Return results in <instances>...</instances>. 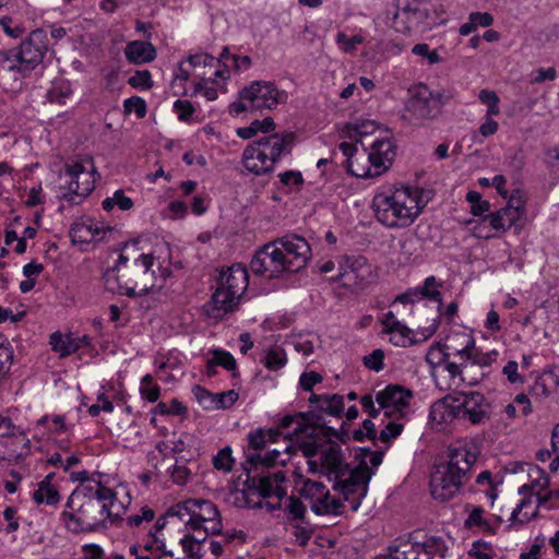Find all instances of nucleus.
I'll return each mask as SVG.
<instances>
[{
  "mask_svg": "<svg viewBox=\"0 0 559 559\" xmlns=\"http://www.w3.org/2000/svg\"><path fill=\"white\" fill-rule=\"evenodd\" d=\"M242 165L248 171L257 176L267 174L274 169L265 153L261 151L255 142L249 144L243 150Z\"/></svg>",
  "mask_w": 559,
  "mask_h": 559,
  "instance_id": "obj_24",
  "label": "nucleus"
},
{
  "mask_svg": "<svg viewBox=\"0 0 559 559\" xmlns=\"http://www.w3.org/2000/svg\"><path fill=\"white\" fill-rule=\"evenodd\" d=\"M103 500H106V496L86 497L80 491H73L66 504L70 511L62 513L67 528L79 534L106 527V504H103Z\"/></svg>",
  "mask_w": 559,
  "mask_h": 559,
  "instance_id": "obj_6",
  "label": "nucleus"
},
{
  "mask_svg": "<svg viewBox=\"0 0 559 559\" xmlns=\"http://www.w3.org/2000/svg\"><path fill=\"white\" fill-rule=\"evenodd\" d=\"M523 496L522 500L516 504V507L511 512L509 519V527L515 528L519 526H523L528 522L538 518V512L540 510L539 501L534 495L528 493H520Z\"/></svg>",
  "mask_w": 559,
  "mask_h": 559,
  "instance_id": "obj_19",
  "label": "nucleus"
},
{
  "mask_svg": "<svg viewBox=\"0 0 559 559\" xmlns=\"http://www.w3.org/2000/svg\"><path fill=\"white\" fill-rule=\"evenodd\" d=\"M287 99V92L278 90L273 83L254 81L240 92L239 100L230 105V112L239 115L248 110L274 109Z\"/></svg>",
  "mask_w": 559,
  "mask_h": 559,
  "instance_id": "obj_9",
  "label": "nucleus"
},
{
  "mask_svg": "<svg viewBox=\"0 0 559 559\" xmlns=\"http://www.w3.org/2000/svg\"><path fill=\"white\" fill-rule=\"evenodd\" d=\"M206 533L202 536V539H197L195 536L191 534H186L181 539L180 544L182 546L183 551L187 554L188 557L192 559H201L202 555L200 552L201 550V544L206 539Z\"/></svg>",
  "mask_w": 559,
  "mask_h": 559,
  "instance_id": "obj_45",
  "label": "nucleus"
},
{
  "mask_svg": "<svg viewBox=\"0 0 559 559\" xmlns=\"http://www.w3.org/2000/svg\"><path fill=\"white\" fill-rule=\"evenodd\" d=\"M485 510L479 506L472 507V510L464 522L466 528L478 527L483 532L495 533L491 524L484 519Z\"/></svg>",
  "mask_w": 559,
  "mask_h": 559,
  "instance_id": "obj_41",
  "label": "nucleus"
},
{
  "mask_svg": "<svg viewBox=\"0 0 559 559\" xmlns=\"http://www.w3.org/2000/svg\"><path fill=\"white\" fill-rule=\"evenodd\" d=\"M103 496H106V500H103V504H106L105 515L106 522L115 523L121 519L122 514L126 513L127 504L130 503V497L126 496V501L119 500L117 493L111 489L103 490Z\"/></svg>",
  "mask_w": 559,
  "mask_h": 559,
  "instance_id": "obj_30",
  "label": "nucleus"
},
{
  "mask_svg": "<svg viewBox=\"0 0 559 559\" xmlns=\"http://www.w3.org/2000/svg\"><path fill=\"white\" fill-rule=\"evenodd\" d=\"M188 61L192 67L203 66L204 68H215L214 72L212 73L215 78H221L224 81L229 78V70L226 63L219 64V60H216V58L211 55H191L189 56Z\"/></svg>",
  "mask_w": 559,
  "mask_h": 559,
  "instance_id": "obj_32",
  "label": "nucleus"
},
{
  "mask_svg": "<svg viewBox=\"0 0 559 559\" xmlns=\"http://www.w3.org/2000/svg\"><path fill=\"white\" fill-rule=\"evenodd\" d=\"M371 206L377 221L388 228L408 227L423 210L417 191L409 187L376 193Z\"/></svg>",
  "mask_w": 559,
  "mask_h": 559,
  "instance_id": "obj_5",
  "label": "nucleus"
},
{
  "mask_svg": "<svg viewBox=\"0 0 559 559\" xmlns=\"http://www.w3.org/2000/svg\"><path fill=\"white\" fill-rule=\"evenodd\" d=\"M499 356V353L497 350H490L487 353H484L479 350L476 345H474V348L468 354L466 361L471 370L475 368H479V370H486L489 368L493 362L497 361Z\"/></svg>",
  "mask_w": 559,
  "mask_h": 559,
  "instance_id": "obj_35",
  "label": "nucleus"
},
{
  "mask_svg": "<svg viewBox=\"0 0 559 559\" xmlns=\"http://www.w3.org/2000/svg\"><path fill=\"white\" fill-rule=\"evenodd\" d=\"M429 419L436 425L450 424L454 420L485 425L490 419V404L479 392H454L431 405Z\"/></svg>",
  "mask_w": 559,
  "mask_h": 559,
  "instance_id": "obj_3",
  "label": "nucleus"
},
{
  "mask_svg": "<svg viewBox=\"0 0 559 559\" xmlns=\"http://www.w3.org/2000/svg\"><path fill=\"white\" fill-rule=\"evenodd\" d=\"M123 107L127 114L135 112L138 118H144L146 115V103L141 97L133 96L127 98L123 103Z\"/></svg>",
  "mask_w": 559,
  "mask_h": 559,
  "instance_id": "obj_60",
  "label": "nucleus"
},
{
  "mask_svg": "<svg viewBox=\"0 0 559 559\" xmlns=\"http://www.w3.org/2000/svg\"><path fill=\"white\" fill-rule=\"evenodd\" d=\"M276 243H280L285 255L288 273H296L307 265L311 257V249L304 237L286 235L276 239Z\"/></svg>",
  "mask_w": 559,
  "mask_h": 559,
  "instance_id": "obj_16",
  "label": "nucleus"
},
{
  "mask_svg": "<svg viewBox=\"0 0 559 559\" xmlns=\"http://www.w3.org/2000/svg\"><path fill=\"white\" fill-rule=\"evenodd\" d=\"M540 509L555 510L559 508V489H547L539 498Z\"/></svg>",
  "mask_w": 559,
  "mask_h": 559,
  "instance_id": "obj_61",
  "label": "nucleus"
},
{
  "mask_svg": "<svg viewBox=\"0 0 559 559\" xmlns=\"http://www.w3.org/2000/svg\"><path fill=\"white\" fill-rule=\"evenodd\" d=\"M450 355L459 356L461 359H466L471 350L474 348V337L465 332L453 333L443 343Z\"/></svg>",
  "mask_w": 559,
  "mask_h": 559,
  "instance_id": "obj_29",
  "label": "nucleus"
},
{
  "mask_svg": "<svg viewBox=\"0 0 559 559\" xmlns=\"http://www.w3.org/2000/svg\"><path fill=\"white\" fill-rule=\"evenodd\" d=\"M63 175L69 178L67 190L62 198L72 204H79L95 189L94 170L90 171L80 160H71L63 168Z\"/></svg>",
  "mask_w": 559,
  "mask_h": 559,
  "instance_id": "obj_12",
  "label": "nucleus"
},
{
  "mask_svg": "<svg viewBox=\"0 0 559 559\" xmlns=\"http://www.w3.org/2000/svg\"><path fill=\"white\" fill-rule=\"evenodd\" d=\"M33 499L37 504L53 506L58 503L60 497L53 486L38 485V488L33 492Z\"/></svg>",
  "mask_w": 559,
  "mask_h": 559,
  "instance_id": "obj_43",
  "label": "nucleus"
},
{
  "mask_svg": "<svg viewBox=\"0 0 559 559\" xmlns=\"http://www.w3.org/2000/svg\"><path fill=\"white\" fill-rule=\"evenodd\" d=\"M218 282L226 287V290H231V295L241 298L249 284L247 267L240 263L233 264L221 272Z\"/></svg>",
  "mask_w": 559,
  "mask_h": 559,
  "instance_id": "obj_20",
  "label": "nucleus"
},
{
  "mask_svg": "<svg viewBox=\"0 0 559 559\" xmlns=\"http://www.w3.org/2000/svg\"><path fill=\"white\" fill-rule=\"evenodd\" d=\"M189 504L190 499L182 503H177L169 509V514L179 518L192 530V509L190 510Z\"/></svg>",
  "mask_w": 559,
  "mask_h": 559,
  "instance_id": "obj_59",
  "label": "nucleus"
},
{
  "mask_svg": "<svg viewBox=\"0 0 559 559\" xmlns=\"http://www.w3.org/2000/svg\"><path fill=\"white\" fill-rule=\"evenodd\" d=\"M128 258L119 255L116 264L104 273V282L107 290L124 294L128 297L144 296L151 292L162 289L166 277L170 275L168 269L158 266V275L153 269L154 257L141 254L131 264Z\"/></svg>",
  "mask_w": 559,
  "mask_h": 559,
  "instance_id": "obj_2",
  "label": "nucleus"
},
{
  "mask_svg": "<svg viewBox=\"0 0 559 559\" xmlns=\"http://www.w3.org/2000/svg\"><path fill=\"white\" fill-rule=\"evenodd\" d=\"M264 366L270 370H277L284 367L286 364L285 353L281 348H271L267 350L264 359Z\"/></svg>",
  "mask_w": 559,
  "mask_h": 559,
  "instance_id": "obj_57",
  "label": "nucleus"
},
{
  "mask_svg": "<svg viewBox=\"0 0 559 559\" xmlns=\"http://www.w3.org/2000/svg\"><path fill=\"white\" fill-rule=\"evenodd\" d=\"M100 234V230L97 227H94L93 224L90 223H76L73 224L70 229V235L74 242H91Z\"/></svg>",
  "mask_w": 559,
  "mask_h": 559,
  "instance_id": "obj_37",
  "label": "nucleus"
},
{
  "mask_svg": "<svg viewBox=\"0 0 559 559\" xmlns=\"http://www.w3.org/2000/svg\"><path fill=\"white\" fill-rule=\"evenodd\" d=\"M395 156V146L389 139L376 140L367 155L368 163L373 166V174L382 175L390 168Z\"/></svg>",
  "mask_w": 559,
  "mask_h": 559,
  "instance_id": "obj_18",
  "label": "nucleus"
},
{
  "mask_svg": "<svg viewBox=\"0 0 559 559\" xmlns=\"http://www.w3.org/2000/svg\"><path fill=\"white\" fill-rule=\"evenodd\" d=\"M285 429H282L281 426L277 429H262L259 428L248 436V441L250 448L254 451L262 450L266 443L277 441V438L283 433Z\"/></svg>",
  "mask_w": 559,
  "mask_h": 559,
  "instance_id": "obj_34",
  "label": "nucleus"
},
{
  "mask_svg": "<svg viewBox=\"0 0 559 559\" xmlns=\"http://www.w3.org/2000/svg\"><path fill=\"white\" fill-rule=\"evenodd\" d=\"M174 110L178 119L183 122H189L195 111L192 103L186 99H177L174 103Z\"/></svg>",
  "mask_w": 559,
  "mask_h": 559,
  "instance_id": "obj_62",
  "label": "nucleus"
},
{
  "mask_svg": "<svg viewBox=\"0 0 559 559\" xmlns=\"http://www.w3.org/2000/svg\"><path fill=\"white\" fill-rule=\"evenodd\" d=\"M526 466L531 481L521 486L519 493L534 495V497L539 498L549 488L550 479L537 465L526 464Z\"/></svg>",
  "mask_w": 559,
  "mask_h": 559,
  "instance_id": "obj_27",
  "label": "nucleus"
},
{
  "mask_svg": "<svg viewBox=\"0 0 559 559\" xmlns=\"http://www.w3.org/2000/svg\"><path fill=\"white\" fill-rule=\"evenodd\" d=\"M344 412V397L340 394H324L323 401L320 405L316 406L307 413H297L293 415H286L281 420L282 429H290L293 425L294 433H306L312 436L317 429H326L321 413L341 417ZM326 435H335L331 428H328Z\"/></svg>",
  "mask_w": 559,
  "mask_h": 559,
  "instance_id": "obj_7",
  "label": "nucleus"
},
{
  "mask_svg": "<svg viewBox=\"0 0 559 559\" xmlns=\"http://www.w3.org/2000/svg\"><path fill=\"white\" fill-rule=\"evenodd\" d=\"M283 510L287 516V521H289L290 523H307V508L299 498L295 496L287 497L286 500L283 502Z\"/></svg>",
  "mask_w": 559,
  "mask_h": 559,
  "instance_id": "obj_36",
  "label": "nucleus"
},
{
  "mask_svg": "<svg viewBox=\"0 0 559 559\" xmlns=\"http://www.w3.org/2000/svg\"><path fill=\"white\" fill-rule=\"evenodd\" d=\"M516 212L508 209L507 206L500 209L496 213L485 216L484 221L489 222V225L495 229L506 233L509 228L515 225L520 218L516 217Z\"/></svg>",
  "mask_w": 559,
  "mask_h": 559,
  "instance_id": "obj_31",
  "label": "nucleus"
},
{
  "mask_svg": "<svg viewBox=\"0 0 559 559\" xmlns=\"http://www.w3.org/2000/svg\"><path fill=\"white\" fill-rule=\"evenodd\" d=\"M442 21L438 10L426 0H412L399 9L393 16V27L401 33H408L415 24L426 23L429 26Z\"/></svg>",
  "mask_w": 559,
  "mask_h": 559,
  "instance_id": "obj_10",
  "label": "nucleus"
},
{
  "mask_svg": "<svg viewBox=\"0 0 559 559\" xmlns=\"http://www.w3.org/2000/svg\"><path fill=\"white\" fill-rule=\"evenodd\" d=\"M478 98L483 104L487 105L486 116L492 117L500 114V99L495 92L481 90L478 94Z\"/></svg>",
  "mask_w": 559,
  "mask_h": 559,
  "instance_id": "obj_48",
  "label": "nucleus"
},
{
  "mask_svg": "<svg viewBox=\"0 0 559 559\" xmlns=\"http://www.w3.org/2000/svg\"><path fill=\"white\" fill-rule=\"evenodd\" d=\"M239 301L240 298L237 295H231V290H226V287L217 282L210 302L211 309L207 312L213 318H219L228 312H234Z\"/></svg>",
  "mask_w": 559,
  "mask_h": 559,
  "instance_id": "obj_22",
  "label": "nucleus"
},
{
  "mask_svg": "<svg viewBox=\"0 0 559 559\" xmlns=\"http://www.w3.org/2000/svg\"><path fill=\"white\" fill-rule=\"evenodd\" d=\"M48 50V37L44 29L33 31L28 38L21 43L17 49L16 60L19 64H9L8 70H16L22 73L31 72L39 63Z\"/></svg>",
  "mask_w": 559,
  "mask_h": 559,
  "instance_id": "obj_11",
  "label": "nucleus"
},
{
  "mask_svg": "<svg viewBox=\"0 0 559 559\" xmlns=\"http://www.w3.org/2000/svg\"><path fill=\"white\" fill-rule=\"evenodd\" d=\"M192 530L204 528L206 535H221L223 522L217 507L210 500L190 499Z\"/></svg>",
  "mask_w": 559,
  "mask_h": 559,
  "instance_id": "obj_14",
  "label": "nucleus"
},
{
  "mask_svg": "<svg viewBox=\"0 0 559 559\" xmlns=\"http://www.w3.org/2000/svg\"><path fill=\"white\" fill-rule=\"evenodd\" d=\"M393 326L394 328L391 331L385 333L390 335V343L400 347H406L407 345L415 344V341L411 338V329L403 323H395Z\"/></svg>",
  "mask_w": 559,
  "mask_h": 559,
  "instance_id": "obj_42",
  "label": "nucleus"
},
{
  "mask_svg": "<svg viewBox=\"0 0 559 559\" xmlns=\"http://www.w3.org/2000/svg\"><path fill=\"white\" fill-rule=\"evenodd\" d=\"M441 286V283H438L435 276H429L425 280L424 285L420 289L415 290L414 294L416 296H424L435 301H441V293L438 290V287Z\"/></svg>",
  "mask_w": 559,
  "mask_h": 559,
  "instance_id": "obj_47",
  "label": "nucleus"
},
{
  "mask_svg": "<svg viewBox=\"0 0 559 559\" xmlns=\"http://www.w3.org/2000/svg\"><path fill=\"white\" fill-rule=\"evenodd\" d=\"M300 492L306 499H310L312 503H319L328 498L329 489L322 483L307 479Z\"/></svg>",
  "mask_w": 559,
  "mask_h": 559,
  "instance_id": "obj_40",
  "label": "nucleus"
},
{
  "mask_svg": "<svg viewBox=\"0 0 559 559\" xmlns=\"http://www.w3.org/2000/svg\"><path fill=\"white\" fill-rule=\"evenodd\" d=\"M347 171L357 177V178H373L380 176L379 174H373V166L362 165L356 158L355 160H346Z\"/></svg>",
  "mask_w": 559,
  "mask_h": 559,
  "instance_id": "obj_55",
  "label": "nucleus"
},
{
  "mask_svg": "<svg viewBox=\"0 0 559 559\" xmlns=\"http://www.w3.org/2000/svg\"><path fill=\"white\" fill-rule=\"evenodd\" d=\"M245 469L248 471V474L250 473V469L245 466ZM246 485L248 486L246 489L242 490V496L246 502V506L249 508H261L262 502L258 500V503H252L249 500V495H258V498L263 497L267 498L272 496V491L275 487L274 481H272L270 473L265 475L253 476L250 478L248 475V479L246 481Z\"/></svg>",
  "mask_w": 559,
  "mask_h": 559,
  "instance_id": "obj_21",
  "label": "nucleus"
},
{
  "mask_svg": "<svg viewBox=\"0 0 559 559\" xmlns=\"http://www.w3.org/2000/svg\"><path fill=\"white\" fill-rule=\"evenodd\" d=\"M254 142L265 153L274 167L283 155L290 153L295 142V134L293 132L273 133L271 135H263Z\"/></svg>",
  "mask_w": 559,
  "mask_h": 559,
  "instance_id": "obj_17",
  "label": "nucleus"
},
{
  "mask_svg": "<svg viewBox=\"0 0 559 559\" xmlns=\"http://www.w3.org/2000/svg\"><path fill=\"white\" fill-rule=\"evenodd\" d=\"M450 353L447 350L444 344L435 343L431 345L426 354V361L431 367H437L441 365H445L448 362Z\"/></svg>",
  "mask_w": 559,
  "mask_h": 559,
  "instance_id": "obj_44",
  "label": "nucleus"
},
{
  "mask_svg": "<svg viewBox=\"0 0 559 559\" xmlns=\"http://www.w3.org/2000/svg\"><path fill=\"white\" fill-rule=\"evenodd\" d=\"M420 549L421 543L414 542L411 537H399L376 559H418Z\"/></svg>",
  "mask_w": 559,
  "mask_h": 559,
  "instance_id": "obj_23",
  "label": "nucleus"
},
{
  "mask_svg": "<svg viewBox=\"0 0 559 559\" xmlns=\"http://www.w3.org/2000/svg\"><path fill=\"white\" fill-rule=\"evenodd\" d=\"M476 459V453L466 447L449 448L448 462L437 465L431 474L430 489L433 499L447 502L454 498L471 478Z\"/></svg>",
  "mask_w": 559,
  "mask_h": 559,
  "instance_id": "obj_4",
  "label": "nucleus"
},
{
  "mask_svg": "<svg viewBox=\"0 0 559 559\" xmlns=\"http://www.w3.org/2000/svg\"><path fill=\"white\" fill-rule=\"evenodd\" d=\"M141 396L148 402H156L160 394V389L157 384L153 383V377L145 374L141 380L140 386Z\"/></svg>",
  "mask_w": 559,
  "mask_h": 559,
  "instance_id": "obj_50",
  "label": "nucleus"
},
{
  "mask_svg": "<svg viewBox=\"0 0 559 559\" xmlns=\"http://www.w3.org/2000/svg\"><path fill=\"white\" fill-rule=\"evenodd\" d=\"M294 427H295V425H293L290 427V428H293V430H292V432H287V436L293 435L295 437V439H296L298 450H300L306 457L311 460V457L317 455L318 452H319V444H318V442L314 441V440H302V441H300L299 439H300V436L302 433H299V435L296 436L294 433ZM304 435L306 436V433H304ZM314 435H316V432L312 436H310V437L313 438ZM307 437H309V436L307 435Z\"/></svg>",
  "mask_w": 559,
  "mask_h": 559,
  "instance_id": "obj_52",
  "label": "nucleus"
},
{
  "mask_svg": "<svg viewBox=\"0 0 559 559\" xmlns=\"http://www.w3.org/2000/svg\"><path fill=\"white\" fill-rule=\"evenodd\" d=\"M449 99L450 95L444 92H432L426 85L419 86L406 103L402 119L414 126H426L441 115Z\"/></svg>",
  "mask_w": 559,
  "mask_h": 559,
  "instance_id": "obj_8",
  "label": "nucleus"
},
{
  "mask_svg": "<svg viewBox=\"0 0 559 559\" xmlns=\"http://www.w3.org/2000/svg\"><path fill=\"white\" fill-rule=\"evenodd\" d=\"M336 43L340 45L341 49L346 53H353L357 46L364 43V37L360 35H354L353 37H347L344 33H338L336 35Z\"/></svg>",
  "mask_w": 559,
  "mask_h": 559,
  "instance_id": "obj_58",
  "label": "nucleus"
},
{
  "mask_svg": "<svg viewBox=\"0 0 559 559\" xmlns=\"http://www.w3.org/2000/svg\"><path fill=\"white\" fill-rule=\"evenodd\" d=\"M366 266V259L362 257L346 258L345 266H342V272H340L338 277L352 281L350 276Z\"/></svg>",
  "mask_w": 559,
  "mask_h": 559,
  "instance_id": "obj_54",
  "label": "nucleus"
},
{
  "mask_svg": "<svg viewBox=\"0 0 559 559\" xmlns=\"http://www.w3.org/2000/svg\"><path fill=\"white\" fill-rule=\"evenodd\" d=\"M206 74L204 72L201 80L194 84V93H202L207 100H215L218 96L217 88L210 86L209 83H217L218 78H206Z\"/></svg>",
  "mask_w": 559,
  "mask_h": 559,
  "instance_id": "obj_46",
  "label": "nucleus"
},
{
  "mask_svg": "<svg viewBox=\"0 0 559 559\" xmlns=\"http://www.w3.org/2000/svg\"><path fill=\"white\" fill-rule=\"evenodd\" d=\"M213 354V362L216 364V366H221L225 368L228 371H233V377L237 376L236 369H237V362L234 356L226 350L223 349H214L212 352Z\"/></svg>",
  "mask_w": 559,
  "mask_h": 559,
  "instance_id": "obj_49",
  "label": "nucleus"
},
{
  "mask_svg": "<svg viewBox=\"0 0 559 559\" xmlns=\"http://www.w3.org/2000/svg\"><path fill=\"white\" fill-rule=\"evenodd\" d=\"M294 445L292 443L287 444L284 449H272L264 456H262L259 452L250 453L247 456V464H250L254 468L258 465H262L265 467L281 464L285 465L289 460V454L293 452Z\"/></svg>",
  "mask_w": 559,
  "mask_h": 559,
  "instance_id": "obj_26",
  "label": "nucleus"
},
{
  "mask_svg": "<svg viewBox=\"0 0 559 559\" xmlns=\"http://www.w3.org/2000/svg\"><path fill=\"white\" fill-rule=\"evenodd\" d=\"M250 269L255 275H263L267 278H277L283 273H288L285 255L280 243H276V239L267 242L254 253Z\"/></svg>",
  "mask_w": 559,
  "mask_h": 559,
  "instance_id": "obj_13",
  "label": "nucleus"
},
{
  "mask_svg": "<svg viewBox=\"0 0 559 559\" xmlns=\"http://www.w3.org/2000/svg\"><path fill=\"white\" fill-rule=\"evenodd\" d=\"M311 510L318 515H341L344 511V504L340 499H336L328 492V498L319 503H312Z\"/></svg>",
  "mask_w": 559,
  "mask_h": 559,
  "instance_id": "obj_38",
  "label": "nucleus"
},
{
  "mask_svg": "<svg viewBox=\"0 0 559 559\" xmlns=\"http://www.w3.org/2000/svg\"><path fill=\"white\" fill-rule=\"evenodd\" d=\"M192 392L198 402L206 409L214 408L215 406V394H212L206 389L194 385Z\"/></svg>",
  "mask_w": 559,
  "mask_h": 559,
  "instance_id": "obj_63",
  "label": "nucleus"
},
{
  "mask_svg": "<svg viewBox=\"0 0 559 559\" xmlns=\"http://www.w3.org/2000/svg\"><path fill=\"white\" fill-rule=\"evenodd\" d=\"M124 55L131 63L142 64L154 60L156 50L148 41L133 40L127 44Z\"/></svg>",
  "mask_w": 559,
  "mask_h": 559,
  "instance_id": "obj_28",
  "label": "nucleus"
},
{
  "mask_svg": "<svg viewBox=\"0 0 559 559\" xmlns=\"http://www.w3.org/2000/svg\"><path fill=\"white\" fill-rule=\"evenodd\" d=\"M347 131L350 138H354L356 142H359L362 135L371 134L376 130L373 121H360L347 124Z\"/></svg>",
  "mask_w": 559,
  "mask_h": 559,
  "instance_id": "obj_53",
  "label": "nucleus"
},
{
  "mask_svg": "<svg viewBox=\"0 0 559 559\" xmlns=\"http://www.w3.org/2000/svg\"><path fill=\"white\" fill-rule=\"evenodd\" d=\"M444 370L449 373L451 384L454 386H460L463 383L474 386L484 380L483 373L472 374L466 359H462L460 364L448 360Z\"/></svg>",
  "mask_w": 559,
  "mask_h": 559,
  "instance_id": "obj_25",
  "label": "nucleus"
},
{
  "mask_svg": "<svg viewBox=\"0 0 559 559\" xmlns=\"http://www.w3.org/2000/svg\"><path fill=\"white\" fill-rule=\"evenodd\" d=\"M412 397L411 390L397 384H390L376 394V401L386 417L405 416Z\"/></svg>",
  "mask_w": 559,
  "mask_h": 559,
  "instance_id": "obj_15",
  "label": "nucleus"
},
{
  "mask_svg": "<svg viewBox=\"0 0 559 559\" xmlns=\"http://www.w3.org/2000/svg\"><path fill=\"white\" fill-rule=\"evenodd\" d=\"M49 344L60 358L76 353V343H74V335L72 333L62 334L56 331L49 336Z\"/></svg>",
  "mask_w": 559,
  "mask_h": 559,
  "instance_id": "obj_33",
  "label": "nucleus"
},
{
  "mask_svg": "<svg viewBox=\"0 0 559 559\" xmlns=\"http://www.w3.org/2000/svg\"><path fill=\"white\" fill-rule=\"evenodd\" d=\"M311 472L319 471L334 481V490L350 504L352 511H357L368 491V483L373 474L366 459L356 466H350L344 460L342 449L337 443H329L320 452V463L308 461Z\"/></svg>",
  "mask_w": 559,
  "mask_h": 559,
  "instance_id": "obj_1",
  "label": "nucleus"
},
{
  "mask_svg": "<svg viewBox=\"0 0 559 559\" xmlns=\"http://www.w3.org/2000/svg\"><path fill=\"white\" fill-rule=\"evenodd\" d=\"M128 83L132 87L145 90L151 88L153 85L151 73L147 70L136 71L134 75L129 78Z\"/></svg>",
  "mask_w": 559,
  "mask_h": 559,
  "instance_id": "obj_64",
  "label": "nucleus"
},
{
  "mask_svg": "<svg viewBox=\"0 0 559 559\" xmlns=\"http://www.w3.org/2000/svg\"><path fill=\"white\" fill-rule=\"evenodd\" d=\"M466 201L471 204V213L475 216H481L490 210V203L483 200L480 193L477 191H468Z\"/></svg>",
  "mask_w": 559,
  "mask_h": 559,
  "instance_id": "obj_51",
  "label": "nucleus"
},
{
  "mask_svg": "<svg viewBox=\"0 0 559 559\" xmlns=\"http://www.w3.org/2000/svg\"><path fill=\"white\" fill-rule=\"evenodd\" d=\"M444 546L440 537H431L421 543L418 559H444Z\"/></svg>",
  "mask_w": 559,
  "mask_h": 559,
  "instance_id": "obj_39",
  "label": "nucleus"
},
{
  "mask_svg": "<svg viewBox=\"0 0 559 559\" xmlns=\"http://www.w3.org/2000/svg\"><path fill=\"white\" fill-rule=\"evenodd\" d=\"M213 465L217 471L228 473L233 469L234 459L231 456V449L225 447L214 457Z\"/></svg>",
  "mask_w": 559,
  "mask_h": 559,
  "instance_id": "obj_56",
  "label": "nucleus"
}]
</instances>
